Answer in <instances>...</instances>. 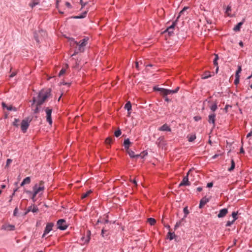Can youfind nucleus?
<instances>
[{
	"instance_id": "2eb2a0df",
	"label": "nucleus",
	"mask_w": 252,
	"mask_h": 252,
	"mask_svg": "<svg viewBox=\"0 0 252 252\" xmlns=\"http://www.w3.org/2000/svg\"><path fill=\"white\" fill-rule=\"evenodd\" d=\"M158 130L159 131H171V129L170 127L166 124H164L161 126L159 127L158 128Z\"/></svg>"
},
{
	"instance_id": "f704fd0d",
	"label": "nucleus",
	"mask_w": 252,
	"mask_h": 252,
	"mask_svg": "<svg viewBox=\"0 0 252 252\" xmlns=\"http://www.w3.org/2000/svg\"><path fill=\"white\" fill-rule=\"evenodd\" d=\"M231 167L228 169V171H232L234 169L235 166V162H234V160L232 159L231 160Z\"/></svg>"
},
{
	"instance_id": "ddd939ff",
	"label": "nucleus",
	"mask_w": 252,
	"mask_h": 252,
	"mask_svg": "<svg viewBox=\"0 0 252 252\" xmlns=\"http://www.w3.org/2000/svg\"><path fill=\"white\" fill-rule=\"evenodd\" d=\"M1 229L7 231L14 230L15 229V226L12 224H4L2 226Z\"/></svg>"
},
{
	"instance_id": "7ed1b4c3",
	"label": "nucleus",
	"mask_w": 252,
	"mask_h": 252,
	"mask_svg": "<svg viewBox=\"0 0 252 252\" xmlns=\"http://www.w3.org/2000/svg\"><path fill=\"white\" fill-rule=\"evenodd\" d=\"M45 189L44 182L40 181L38 184H36L33 187V191L35 192V193L41 194Z\"/></svg>"
},
{
	"instance_id": "1a4fd4ad",
	"label": "nucleus",
	"mask_w": 252,
	"mask_h": 252,
	"mask_svg": "<svg viewBox=\"0 0 252 252\" xmlns=\"http://www.w3.org/2000/svg\"><path fill=\"white\" fill-rule=\"evenodd\" d=\"M190 170L188 172L187 175L184 177L182 181L179 184V187L184 186H189L190 182L189 181L188 175L189 174Z\"/></svg>"
},
{
	"instance_id": "4468645a",
	"label": "nucleus",
	"mask_w": 252,
	"mask_h": 252,
	"mask_svg": "<svg viewBox=\"0 0 252 252\" xmlns=\"http://www.w3.org/2000/svg\"><path fill=\"white\" fill-rule=\"evenodd\" d=\"M209 201V199L206 196L203 197L200 201L199 207L202 208Z\"/></svg>"
},
{
	"instance_id": "f257e3e1",
	"label": "nucleus",
	"mask_w": 252,
	"mask_h": 252,
	"mask_svg": "<svg viewBox=\"0 0 252 252\" xmlns=\"http://www.w3.org/2000/svg\"><path fill=\"white\" fill-rule=\"evenodd\" d=\"M70 40V44L71 46H73L76 45L75 47H77L78 51L80 52H83L84 51V48L88 44L89 40L88 37H85L79 42H77L74 40L73 38H71Z\"/></svg>"
},
{
	"instance_id": "79ce46f5",
	"label": "nucleus",
	"mask_w": 252,
	"mask_h": 252,
	"mask_svg": "<svg viewBox=\"0 0 252 252\" xmlns=\"http://www.w3.org/2000/svg\"><path fill=\"white\" fill-rule=\"evenodd\" d=\"M112 142V138L111 137H108L105 140V143L106 144H110Z\"/></svg>"
},
{
	"instance_id": "49530a36",
	"label": "nucleus",
	"mask_w": 252,
	"mask_h": 252,
	"mask_svg": "<svg viewBox=\"0 0 252 252\" xmlns=\"http://www.w3.org/2000/svg\"><path fill=\"white\" fill-rule=\"evenodd\" d=\"M12 162V160L11 159H7V161H6V165H5V167H8L9 165L11 164Z\"/></svg>"
},
{
	"instance_id": "9d476101",
	"label": "nucleus",
	"mask_w": 252,
	"mask_h": 252,
	"mask_svg": "<svg viewBox=\"0 0 252 252\" xmlns=\"http://www.w3.org/2000/svg\"><path fill=\"white\" fill-rule=\"evenodd\" d=\"M216 114L215 113L210 114L208 116V122L212 124L213 127L215 126Z\"/></svg>"
},
{
	"instance_id": "412c9836",
	"label": "nucleus",
	"mask_w": 252,
	"mask_h": 252,
	"mask_svg": "<svg viewBox=\"0 0 252 252\" xmlns=\"http://www.w3.org/2000/svg\"><path fill=\"white\" fill-rule=\"evenodd\" d=\"M125 108L126 109L128 113V114L130 113V111L131 109V104L130 102V101H128L125 106Z\"/></svg>"
},
{
	"instance_id": "c85d7f7f",
	"label": "nucleus",
	"mask_w": 252,
	"mask_h": 252,
	"mask_svg": "<svg viewBox=\"0 0 252 252\" xmlns=\"http://www.w3.org/2000/svg\"><path fill=\"white\" fill-rule=\"evenodd\" d=\"M218 106H217V103L214 102L211 106H210V109L213 111L214 112L217 109Z\"/></svg>"
},
{
	"instance_id": "680f3d73",
	"label": "nucleus",
	"mask_w": 252,
	"mask_h": 252,
	"mask_svg": "<svg viewBox=\"0 0 252 252\" xmlns=\"http://www.w3.org/2000/svg\"><path fill=\"white\" fill-rule=\"evenodd\" d=\"M245 153V151L243 148V147H241L240 149V153L244 154Z\"/></svg>"
},
{
	"instance_id": "a18cd8bd",
	"label": "nucleus",
	"mask_w": 252,
	"mask_h": 252,
	"mask_svg": "<svg viewBox=\"0 0 252 252\" xmlns=\"http://www.w3.org/2000/svg\"><path fill=\"white\" fill-rule=\"evenodd\" d=\"M121 134V131L120 129L115 132V136L116 137H119Z\"/></svg>"
},
{
	"instance_id": "4d7b16f0",
	"label": "nucleus",
	"mask_w": 252,
	"mask_h": 252,
	"mask_svg": "<svg viewBox=\"0 0 252 252\" xmlns=\"http://www.w3.org/2000/svg\"><path fill=\"white\" fill-rule=\"evenodd\" d=\"M213 183L211 182V183H209L207 184V187L208 188H211V187H212L213 186Z\"/></svg>"
},
{
	"instance_id": "052dcab7",
	"label": "nucleus",
	"mask_w": 252,
	"mask_h": 252,
	"mask_svg": "<svg viewBox=\"0 0 252 252\" xmlns=\"http://www.w3.org/2000/svg\"><path fill=\"white\" fill-rule=\"evenodd\" d=\"M202 188L201 187H198V188H197V190L198 191H199V192H200V191H202Z\"/></svg>"
},
{
	"instance_id": "473e14b6",
	"label": "nucleus",
	"mask_w": 252,
	"mask_h": 252,
	"mask_svg": "<svg viewBox=\"0 0 252 252\" xmlns=\"http://www.w3.org/2000/svg\"><path fill=\"white\" fill-rule=\"evenodd\" d=\"M188 138L189 142H192L196 138V136L195 134H190L188 136Z\"/></svg>"
},
{
	"instance_id": "cd10ccee",
	"label": "nucleus",
	"mask_w": 252,
	"mask_h": 252,
	"mask_svg": "<svg viewBox=\"0 0 252 252\" xmlns=\"http://www.w3.org/2000/svg\"><path fill=\"white\" fill-rule=\"evenodd\" d=\"M92 192L91 190H88L86 192L83 193L82 194L81 198L82 199L85 198L89 196V195Z\"/></svg>"
},
{
	"instance_id": "774afa93",
	"label": "nucleus",
	"mask_w": 252,
	"mask_h": 252,
	"mask_svg": "<svg viewBox=\"0 0 252 252\" xmlns=\"http://www.w3.org/2000/svg\"><path fill=\"white\" fill-rule=\"evenodd\" d=\"M5 188V185H2L1 186V189H4Z\"/></svg>"
},
{
	"instance_id": "58836bf2",
	"label": "nucleus",
	"mask_w": 252,
	"mask_h": 252,
	"mask_svg": "<svg viewBox=\"0 0 252 252\" xmlns=\"http://www.w3.org/2000/svg\"><path fill=\"white\" fill-rule=\"evenodd\" d=\"M231 11V7L229 6H228L226 9V10H225V13L228 15V16H229L230 15V12Z\"/></svg>"
},
{
	"instance_id": "a19ab883",
	"label": "nucleus",
	"mask_w": 252,
	"mask_h": 252,
	"mask_svg": "<svg viewBox=\"0 0 252 252\" xmlns=\"http://www.w3.org/2000/svg\"><path fill=\"white\" fill-rule=\"evenodd\" d=\"M234 220H228L227 221L226 223V226H231L234 222Z\"/></svg>"
},
{
	"instance_id": "c9c22d12",
	"label": "nucleus",
	"mask_w": 252,
	"mask_h": 252,
	"mask_svg": "<svg viewBox=\"0 0 252 252\" xmlns=\"http://www.w3.org/2000/svg\"><path fill=\"white\" fill-rule=\"evenodd\" d=\"M188 9V7H184V8L180 12L179 16H178L177 19L178 20L180 16H181L182 15L184 14L185 11L187 9Z\"/></svg>"
},
{
	"instance_id": "603ef678",
	"label": "nucleus",
	"mask_w": 252,
	"mask_h": 252,
	"mask_svg": "<svg viewBox=\"0 0 252 252\" xmlns=\"http://www.w3.org/2000/svg\"><path fill=\"white\" fill-rule=\"evenodd\" d=\"M241 67L240 66H239L238 70L236 71V75H239V73H240L241 71Z\"/></svg>"
},
{
	"instance_id": "2f4dec72",
	"label": "nucleus",
	"mask_w": 252,
	"mask_h": 252,
	"mask_svg": "<svg viewBox=\"0 0 252 252\" xmlns=\"http://www.w3.org/2000/svg\"><path fill=\"white\" fill-rule=\"evenodd\" d=\"M87 13V11H86L84 12H83L82 14L78 15V16L75 17L74 18H77V19H81V18H85L86 16Z\"/></svg>"
},
{
	"instance_id": "72a5a7b5",
	"label": "nucleus",
	"mask_w": 252,
	"mask_h": 252,
	"mask_svg": "<svg viewBox=\"0 0 252 252\" xmlns=\"http://www.w3.org/2000/svg\"><path fill=\"white\" fill-rule=\"evenodd\" d=\"M175 237V234H174V232L172 233L171 232H169L168 233V238L170 240H173Z\"/></svg>"
},
{
	"instance_id": "37998d69",
	"label": "nucleus",
	"mask_w": 252,
	"mask_h": 252,
	"mask_svg": "<svg viewBox=\"0 0 252 252\" xmlns=\"http://www.w3.org/2000/svg\"><path fill=\"white\" fill-rule=\"evenodd\" d=\"M65 71H66L65 69L62 68V70L59 72V76H61L62 75L64 74L65 72Z\"/></svg>"
},
{
	"instance_id": "a211bd4d",
	"label": "nucleus",
	"mask_w": 252,
	"mask_h": 252,
	"mask_svg": "<svg viewBox=\"0 0 252 252\" xmlns=\"http://www.w3.org/2000/svg\"><path fill=\"white\" fill-rule=\"evenodd\" d=\"M2 106L3 108H5L7 109V110H8L9 111L13 110V111H16L17 110V109L15 107H13L11 105L7 106L6 105V104H5V103H4V102L2 103Z\"/></svg>"
},
{
	"instance_id": "e433bc0d",
	"label": "nucleus",
	"mask_w": 252,
	"mask_h": 252,
	"mask_svg": "<svg viewBox=\"0 0 252 252\" xmlns=\"http://www.w3.org/2000/svg\"><path fill=\"white\" fill-rule=\"evenodd\" d=\"M218 59H219L218 55H217V54H215V58L214 59V60L213 61L214 64L215 66H218V62H217V61H218Z\"/></svg>"
},
{
	"instance_id": "4c0bfd02",
	"label": "nucleus",
	"mask_w": 252,
	"mask_h": 252,
	"mask_svg": "<svg viewBox=\"0 0 252 252\" xmlns=\"http://www.w3.org/2000/svg\"><path fill=\"white\" fill-rule=\"evenodd\" d=\"M238 215V212H233L232 213V216L233 218V220L235 221L237 219V216Z\"/></svg>"
},
{
	"instance_id": "5701e85b",
	"label": "nucleus",
	"mask_w": 252,
	"mask_h": 252,
	"mask_svg": "<svg viewBox=\"0 0 252 252\" xmlns=\"http://www.w3.org/2000/svg\"><path fill=\"white\" fill-rule=\"evenodd\" d=\"M130 144V142L129 140V139H125L124 142V145L125 146V148L127 150L129 149V145Z\"/></svg>"
},
{
	"instance_id": "20e7f679",
	"label": "nucleus",
	"mask_w": 252,
	"mask_h": 252,
	"mask_svg": "<svg viewBox=\"0 0 252 252\" xmlns=\"http://www.w3.org/2000/svg\"><path fill=\"white\" fill-rule=\"evenodd\" d=\"M179 90V87H177L175 90H168L164 88L160 89L159 90V92H160V94L161 95L164 96L166 95H167L168 94H175L178 92V91Z\"/></svg>"
},
{
	"instance_id": "6e6d98bb",
	"label": "nucleus",
	"mask_w": 252,
	"mask_h": 252,
	"mask_svg": "<svg viewBox=\"0 0 252 252\" xmlns=\"http://www.w3.org/2000/svg\"><path fill=\"white\" fill-rule=\"evenodd\" d=\"M65 5L67 7H68V8H71V5L70 3L69 2H65Z\"/></svg>"
},
{
	"instance_id": "09e8293b",
	"label": "nucleus",
	"mask_w": 252,
	"mask_h": 252,
	"mask_svg": "<svg viewBox=\"0 0 252 252\" xmlns=\"http://www.w3.org/2000/svg\"><path fill=\"white\" fill-rule=\"evenodd\" d=\"M107 230H106L104 228H103L102 230H101V236L104 237V233L105 232H107Z\"/></svg>"
},
{
	"instance_id": "c756f323",
	"label": "nucleus",
	"mask_w": 252,
	"mask_h": 252,
	"mask_svg": "<svg viewBox=\"0 0 252 252\" xmlns=\"http://www.w3.org/2000/svg\"><path fill=\"white\" fill-rule=\"evenodd\" d=\"M211 76V73H210V72H209V71H206V72H205L204 73V74H203V76H202V79H207V78H208L209 77H210Z\"/></svg>"
},
{
	"instance_id": "b1692460",
	"label": "nucleus",
	"mask_w": 252,
	"mask_h": 252,
	"mask_svg": "<svg viewBox=\"0 0 252 252\" xmlns=\"http://www.w3.org/2000/svg\"><path fill=\"white\" fill-rule=\"evenodd\" d=\"M243 24V22H241L239 23L235 27H234L233 30L235 32L239 31Z\"/></svg>"
},
{
	"instance_id": "0e129e2a",
	"label": "nucleus",
	"mask_w": 252,
	"mask_h": 252,
	"mask_svg": "<svg viewBox=\"0 0 252 252\" xmlns=\"http://www.w3.org/2000/svg\"><path fill=\"white\" fill-rule=\"evenodd\" d=\"M160 89H161V88H154V90H156V91H159V90H160Z\"/></svg>"
},
{
	"instance_id": "3c124183",
	"label": "nucleus",
	"mask_w": 252,
	"mask_h": 252,
	"mask_svg": "<svg viewBox=\"0 0 252 252\" xmlns=\"http://www.w3.org/2000/svg\"><path fill=\"white\" fill-rule=\"evenodd\" d=\"M18 213V208H15L14 210L13 215L14 216H16L17 215Z\"/></svg>"
},
{
	"instance_id": "bf43d9fd",
	"label": "nucleus",
	"mask_w": 252,
	"mask_h": 252,
	"mask_svg": "<svg viewBox=\"0 0 252 252\" xmlns=\"http://www.w3.org/2000/svg\"><path fill=\"white\" fill-rule=\"evenodd\" d=\"M135 67H136V68L137 69H139V63H138V62H136V63H135Z\"/></svg>"
},
{
	"instance_id": "393cba45",
	"label": "nucleus",
	"mask_w": 252,
	"mask_h": 252,
	"mask_svg": "<svg viewBox=\"0 0 252 252\" xmlns=\"http://www.w3.org/2000/svg\"><path fill=\"white\" fill-rule=\"evenodd\" d=\"M40 105H38V104L37 103L35 105H34L35 108H33L34 107H32L34 113H39L40 108Z\"/></svg>"
},
{
	"instance_id": "39448f33",
	"label": "nucleus",
	"mask_w": 252,
	"mask_h": 252,
	"mask_svg": "<svg viewBox=\"0 0 252 252\" xmlns=\"http://www.w3.org/2000/svg\"><path fill=\"white\" fill-rule=\"evenodd\" d=\"M58 228L61 230H65L67 227L66 221L63 219L59 220L57 221Z\"/></svg>"
},
{
	"instance_id": "69168bd1",
	"label": "nucleus",
	"mask_w": 252,
	"mask_h": 252,
	"mask_svg": "<svg viewBox=\"0 0 252 252\" xmlns=\"http://www.w3.org/2000/svg\"><path fill=\"white\" fill-rule=\"evenodd\" d=\"M239 44L240 46H241V47L243 46V43L242 41H240Z\"/></svg>"
},
{
	"instance_id": "dca6fc26",
	"label": "nucleus",
	"mask_w": 252,
	"mask_h": 252,
	"mask_svg": "<svg viewBox=\"0 0 252 252\" xmlns=\"http://www.w3.org/2000/svg\"><path fill=\"white\" fill-rule=\"evenodd\" d=\"M30 211H32L33 213H36L38 211V209L37 207H36L35 206H31L28 207L27 211L25 214H27L28 213H29Z\"/></svg>"
},
{
	"instance_id": "423d86ee",
	"label": "nucleus",
	"mask_w": 252,
	"mask_h": 252,
	"mask_svg": "<svg viewBox=\"0 0 252 252\" xmlns=\"http://www.w3.org/2000/svg\"><path fill=\"white\" fill-rule=\"evenodd\" d=\"M30 122V121H29L28 119H25L22 121L21 124V128L24 133L26 132L28 128L29 127Z\"/></svg>"
},
{
	"instance_id": "13d9d810",
	"label": "nucleus",
	"mask_w": 252,
	"mask_h": 252,
	"mask_svg": "<svg viewBox=\"0 0 252 252\" xmlns=\"http://www.w3.org/2000/svg\"><path fill=\"white\" fill-rule=\"evenodd\" d=\"M252 135V130L247 135V138H249Z\"/></svg>"
},
{
	"instance_id": "f3484780",
	"label": "nucleus",
	"mask_w": 252,
	"mask_h": 252,
	"mask_svg": "<svg viewBox=\"0 0 252 252\" xmlns=\"http://www.w3.org/2000/svg\"><path fill=\"white\" fill-rule=\"evenodd\" d=\"M126 151H127V153H128V154L129 155V156H130V158H135V157H139L140 156H141V154H140V155H135L134 154V152L130 150V149H127L126 150Z\"/></svg>"
},
{
	"instance_id": "338daca9",
	"label": "nucleus",
	"mask_w": 252,
	"mask_h": 252,
	"mask_svg": "<svg viewBox=\"0 0 252 252\" xmlns=\"http://www.w3.org/2000/svg\"><path fill=\"white\" fill-rule=\"evenodd\" d=\"M229 106L228 105H226L224 109L226 111Z\"/></svg>"
},
{
	"instance_id": "a878e982",
	"label": "nucleus",
	"mask_w": 252,
	"mask_h": 252,
	"mask_svg": "<svg viewBox=\"0 0 252 252\" xmlns=\"http://www.w3.org/2000/svg\"><path fill=\"white\" fill-rule=\"evenodd\" d=\"M147 222L151 225H154L155 224L156 222V220L155 219L152 218H150L148 219Z\"/></svg>"
},
{
	"instance_id": "0eeeda50",
	"label": "nucleus",
	"mask_w": 252,
	"mask_h": 252,
	"mask_svg": "<svg viewBox=\"0 0 252 252\" xmlns=\"http://www.w3.org/2000/svg\"><path fill=\"white\" fill-rule=\"evenodd\" d=\"M52 111V110L48 107L46 108L45 109V112L46 113V120L50 125L52 124V120L51 118Z\"/></svg>"
},
{
	"instance_id": "bb28decb",
	"label": "nucleus",
	"mask_w": 252,
	"mask_h": 252,
	"mask_svg": "<svg viewBox=\"0 0 252 252\" xmlns=\"http://www.w3.org/2000/svg\"><path fill=\"white\" fill-rule=\"evenodd\" d=\"M185 220V218H182L180 221L176 222L174 229H176L178 227L182 225V222Z\"/></svg>"
},
{
	"instance_id": "9b49d317",
	"label": "nucleus",
	"mask_w": 252,
	"mask_h": 252,
	"mask_svg": "<svg viewBox=\"0 0 252 252\" xmlns=\"http://www.w3.org/2000/svg\"><path fill=\"white\" fill-rule=\"evenodd\" d=\"M53 226V224L52 223H49L46 225L42 237H44L46 234L52 230Z\"/></svg>"
},
{
	"instance_id": "aec40b11",
	"label": "nucleus",
	"mask_w": 252,
	"mask_h": 252,
	"mask_svg": "<svg viewBox=\"0 0 252 252\" xmlns=\"http://www.w3.org/2000/svg\"><path fill=\"white\" fill-rule=\"evenodd\" d=\"M31 183V178L30 177H27L25 179L23 180L22 182L21 183L20 186L21 187L23 186L25 184H29Z\"/></svg>"
},
{
	"instance_id": "8fccbe9b",
	"label": "nucleus",
	"mask_w": 252,
	"mask_h": 252,
	"mask_svg": "<svg viewBox=\"0 0 252 252\" xmlns=\"http://www.w3.org/2000/svg\"><path fill=\"white\" fill-rule=\"evenodd\" d=\"M35 103L37 104V98H35V97H33V102H32V107H34V104Z\"/></svg>"
},
{
	"instance_id": "7c9ffc66",
	"label": "nucleus",
	"mask_w": 252,
	"mask_h": 252,
	"mask_svg": "<svg viewBox=\"0 0 252 252\" xmlns=\"http://www.w3.org/2000/svg\"><path fill=\"white\" fill-rule=\"evenodd\" d=\"M87 13V11H86L84 12H83L82 14L78 15V16L75 17L74 18H77V19H81V18H85L86 16Z\"/></svg>"
},
{
	"instance_id": "864d4df0",
	"label": "nucleus",
	"mask_w": 252,
	"mask_h": 252,
	"mask_svg": "<svg viewBox=\"0 0 252 252\" xmlns=\"http://www.w3.org/2000/svg\"><path fill=\"white\" fill-rule=\"evenodd\" d=\"M78 52H80L79 51H78V49L77 47H75V49L74 51V53L72 54V56H75L76 55Z\"/></svg>"
},
{
	"instance_id": "de8ad7c7",
	"label": "nucleus",
	"mask_w": 252,
	"mask_h": 252,
	"mask_svg": "<svg viewBox=\"0 0 252 252\" xmlns=\"http://www.w3.org/2000/svg\"><path fill=\"white\" fill-rule=\"evenodd\" d=\"M19 122V120L17 119H15L13 123V125L16 126H18V122Z\"/></svg>"
},
{
	"instance_id": "ea45409f",
	"label": "nucleus",
	"mask_w": 252,
	"mask_h": 252,
	"mask_svg": "<svg viewBox=\"0 0 252 252\" xmlns=\"http://www.w3.org/2000/svg\"><path fill=\"white\" fill-rule=\"evenodd\" d=\"M184 212L185 213V216L183 218L185 219L187 217V215L189 214V210L188 209V207H187L184 208Z\"/></svg>"
},
{
	"instance_id": "5fc2aeb1",
	"label": "nucleus",
	"mask_w": 252,
	"mask_h": 252,
	"mask_svg": "<svg viewBox=\"0 0 252 252\" xmlns=\"http://www.w3.org/2000/svg\"><path fill=\"white\" fill-rule=\"evenodd\" d=\"M201 117L200 116H195L194 117V119L195 121H198L201 120Z\"/></svg>"
},
{
	"instance_id": "c03bdc74",
	"label": "nucleus",
	"mask_w": 252,
	"mask_h": 252,
	"mask_svg": "<svg viewBox=\"0 0 252 252\" xmlns=\"http://www.w3.org/2000/svg\"><path fill=\"white\" fill-rule=\"evenodd\" d=\"M239 75H236V78L234 81V83L235 85H237L239 82Z\"/></svg>"
},
{
	"instance_id": "e2e57ef3",
	"label": "nucleus",
	"mask_w": 252,
	"mask_h": 252,
	"mask_svg": "<svg viewBox=\"0 0 252 252\" xmlns=\"http://www.w3.org/2000/svg\"><path fill=\"white\" fill-rule=\"evenodd\" d=\"M15 74H15V73H13H13H12L10 75L9 77H14V76L15 75Z\"/></svg>"
},
{
	"instance_id": "6e6552de",
	"label": "nucleus",
	"mask_w": 252,
	"mask_h": 252,
	"mask_svg": "<svg viewBox=\"0 0 252 252\" xmlns=\"http://www.w3.org/2000/svg\"><path fill=\"white\" fill-rule=\"evenodd\" d=\"M177 22V19H176L170 27L167 28L164 32H167L169 35H171L174 32V27L176 26Z\"/></svg>"
},
{
	"instance_id": "4be33fe9",
	"label": "nucleus",
	"mask_w": 252,
	"mask_h": 252,
	"mask_svg": "<svg viewBox=\"0 0 252 252\" xmlns=\"http://www.w3.org/2000/svg\"><path fill=\"white\" fill-rule=\"evenodd\" d=\"M25 192L28 194H32V197H31L32 199L34 202L35 201V197H36V195L38 194V193H35V192L34 191H33V192L30 190H26Z\"/></svg>"
},
{
	"instance_id": "f03ea898",
	"label": "nucleus",
	"mask_w": 252,
	"mask_h": 252,
	"mask_svg": "<svg viewBox=\"0 0 252 252\" xmlns=\"http://www.w3.org/2000/svg\"><path fill=\"white\" fill-rule=\"evenodd\" d=\"M50 89L42 90L38 94L37 97V103L38 105L42 104L47 98L50 95Z\"/></svg>"
},
{
	"instance_id": "f8f14e48",
	"label": "nucleus",
	"mask_w": 252,
	"mask_h": 252,
	"mask_svg": "<svg viewBox=\"0 0 252 252\" xmlns=\"http://www.w3.org/2000/svg\"><path fill=\"white\" fill-rule=\"evenodd\" d=\"M228 213V209L227 208H223L220 210L217 216L219 218H221L225 217Z\"/></svg>"
},
{
	"instance_id": "6ab92c4d",
	"label": "nucleus",
	"mask_w": 252,
	"mask_h": 252,
	"mask_svg": "<svg viewBox=\"0 0 252 252\" xmlns=\"http://www.w3.org/2000/svg\"><path fill=\"white\" fill-rule=\"evenodd\" d=\"M39 0H32L29 3V6L32 8L39 3Z\"/></svg>"
}]
</instances>
